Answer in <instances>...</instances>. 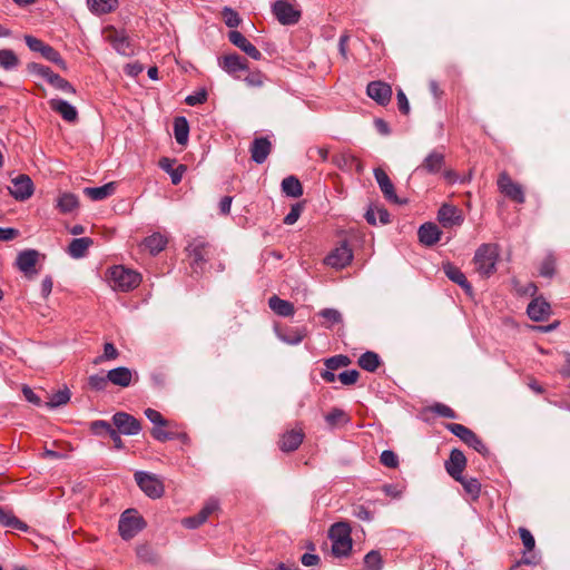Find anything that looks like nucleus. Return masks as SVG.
<instances>
[{
    "label": "nucleus",
    "instance_id": "09e8293b",
    "mask_svg": "<svg viewBox=\"0 0 570 570\" xmlns=\"http://www.w3.org/2000/svg\"><path fill=\"white\" fill-rule=\"evenodd\" d=\"M333 163L342 170H352L354 163H356V157L350 153H342L333 157Z\"/></svg>",
    "mask_w": 570,
    "mask_h": 570
},
{
    "label": "nucleus",
    "instance_id": "a18cd8bd",
    "mask_svg": "<svg viewBox=\"0 0 570 570\" xmlns=\"http://www.w3.org/2000/svg\"><path fill=\"white\" fill-rule=\"evenodd\" d=\"M19 66V59L11 49H0V67L4 70H13Z\"/></svg>",
    "mask_w": 570,
    "mask_h": 570
},
{
    "label": "nucleus",
    "instance_id": "412c9836",
    "mask_svg": "<svg viewBox=\"0 0 570 570\" xmlns=\"http://www.w3.org/2000/svg\"><path fill=\"white\" fill-rule=\"evenodd\" d=\"M228 40L254 60H261L262 52L239 31L232 30Z\"/></svg>",
    "mask_w": 570,
    "mask_h": 570
},
{
    "label": "nucleus",
    "instance_id": "37998d69",
    "mask_svg": "<svg viewBox=\"0 0 570 570\" xmlns=\"http://www.w3.org/2000/svg\"><path fill=\"white\" fill-rule=\"evenodd\" d=\"M79 205L78 198L71 193H65L59 196L57 207L62 214H68L75 210Z\"/></svg>",
    "mask_w": 570,
    "mask_h": 570
},
{
    "label": "nucleus",
    "instance_id": "e2e57ef3",
    "mask_svg": "<svg viewBox=\"0 0 570 570\" xmlns=\"http://www.w3.org/2000/svg\"><path fill=\"white\" fill-rule=\"evenodd\" d=\"M330 150L326 147H311L307 150V157L312 160H321L323 163L328 160Z\"/></svg>",
    "mask_w": 570,
    "mask_h": 570
},
{
    "label": "nucleus",
    "instance_id": "69168bd1",
    "mask_svg": "<svg viewBox=\"0 0 570 570\" xmlns=\"http://www.w3.org/2000/svg\"><path fill=\"white\" fill-rule=\"evenodd\" d=\"M207 91L205 88H202L197 91H195L194 94L191 95H188L186 98H185V102L188 105V106H197V105H202L204 104L206 100H207Z\"/></svg>",
    "mask_w": 570,
    "mask_h": 570
},
{
    "label": "nucleus",
    "instance_id": "0e129e2a",
    "mask_svg": "<svg viewBox=\"0 0 570 570\" xmlns=\"http://www.w3.org/2000/svg\"><path fill=\"white\" fill-rule=\"evenodd\" d=\"M431 411L434 414L442 416V417H446V419H456L458 417L454 410H452L450 406H448L446 404H443V403H435L434 405L431 406Z\"/></svg>",
    "mask_w": 570,
    "mask_h": 570
},
{
    "label": "nucleus",
    "instance_id": "ddd939ff",
    "mask_svg": "<svg viewBox=\"0 0 570 570\" xmlns=\"http://www.w3.org/2000/svg\"><path fill=\"white\" fill-rule=\"evenodd\" d=\"M353 259L352 249L348 247L346 243H343L341 246L334 248L326 257L325 264L336 268L342 269L346 267Z\"/></svg>",
    "mask_w": 570,
    "mask_h": 570
},
{
    "label": "nucleus",
    "instance_id": "f8f14e48",
    "mask_svg": "<svg viewBox=\"0 0 570 570\" xmlns=\"http://www.w3.org/2000/svg\"><path fill=\"white\" fill-rule=\"evenodd\" d=\"M273 13L282 24H294L298 22L301 12L286 0H277L273 4Z\"/></svg>",
    "mask_w": 570,
    "mask_h": 570
},
{
    "label": "nucleus",
    "instance_id": "13d9d810",
    "mask_svg": "<svg viewBox=\"0 0 570 570\" xmlns=\"http://www.w3.org/2000/svg\"><path fill=\"white\" fill-rule=\"evenodd\" d=\"M29 70L32 71L33 73L42 77L43 79H46L48 82L51 81V79L55 77L56 72H53L51 70V68L47 67V66H43V65H40V63H36V62H32L29 65Z\"/></svg>",
    "mask_w": 570,
    "mask_h": 570
},
{
    "label": "nucleus",
    "instance_id": "8fccbe9b",
    "mask_svg": "<svg viewBox=\"0 0 570 570\" xmlns=\"http://www.w3.org/2000/svg\"><path fill=\"white\" fill-rule=\"evenodd\" d=\"M43 58H46L48 61L57 65L62 70H67V63L62 59L61 55L51 46H47L41 53Z\"/></svg>",
    "mask_w": 570,
    "mask_h": 570
},
{
    "label": "nucleus",
    "instance_id": "3c124183",
    "mask_svg": "<svg viewBox=\"0 0 570 570\" xmlns=\"http://www.w3.org/2000/svg\"><path fill=\"white\" fill-rule=\"evenodd\" d=\"M324 364L328 370L336 371L341 367L348 366L351 364V358L346 355L340 354V355H335V356L326 358Z\"/></svg>",
    "mask_w": 570,
    "mask_h": 570
},
{
    "label": "nucleus",
    "instance_id": "c03bdc74",
    "mask_svg": "<svg viewBox=\"0 0 570 570\" xmlns=\"http://www.w3.org/2000/svg\"><path fill=\"white\" fill-rule=\"evenodd\" d=\"M377 218L381 224L385 225L390 223V213L384 207L380 208H368L365 213V219L370 225L375 226Z\"/></svg>",
    "mask_w": 570,
    "mask_h": 570
},
{
    "label": "nucleus",
    "instance_id": "49530a36",
    "mask_svg": "<svg viewBox=\"0 0 570 570\" xmlns=\"http://www.w3.org/2000/svg\"><path fill=\"white\" fill-rule=\"evenodd\" d=\"M383 558L380 551L371 550L364 557V569L365 570H382Z\"/></svg>",
    "mask_w": 570,
    "mask_h": 570
},
{
    "label": "nucleus",
    "instance_id": "c756f323",
    "mask_svg": "<svg viewBox=\"0 0 570 570\" xmlns=\"http://www.w3.org/2000/svg\"><path fill=\"white\" fill-rule=\"evenodd\" d=\"M174 164H175V159H171V158H168V157H163V158L159 159V167L164 171L169 174L170 179H171V184L173 185H178L181 181L183 176H184V174L187 170V166L180 164L176 168H174Z\"/></svg>",
    "mask_w": 570,
    "mask_h": 570
},
{
    "label": "nucleus",
    "instance_id": "79ce46f5",
    "mask_svg": "<svg viewBox=\"0 0 570 570\" xmlns=\"http://www.w3.org/2000/svg\"><path fill=\"white\" fill-rule=\"evenodd\" d=\"M350 416L345 411L338 407H334L325 415V421L331 429L338 425H345L350 422Z\"/></svg>",
    "mask_w": 570,
    "mask_h": 570
},
{
    "label": "nucleus",
    "instance_id": "58836bf2",
    "mask_svg": "<svg viewBox=\"0 0 570 570\" xmlns=\"http://www.w3.org/2000/svg\"><path fill=\"white\" fill-rule=\"evenodd\" d=\"M282 191L286 196L297 198L303 195V186L295 176H288L282 181Z\"/></svg>",
    "mask_w": 570,
    "mask_h": 570
},
{
    "label": "nucleus",
    "instance_id": "1a4fd4ad",
    "mask_svg": "<svg viewBox=\"0 0 570 570\" xmlns=\"http://www.w3.org/2000/svg\"><path fill=\"white\" fill-rule=\"evenodd\" d=\"M107 40L119 55L130 57L135 53V45L125 30L111 27L108 30Z\"/></svg>",
    "mask_w": 570,
    "mask_h": 570
},
{
    "label": "nucleus",
    "instance_id": "b1692460",
    "mask_svg": "<svg viewBox=\"0 0 570 570\" xmlns=\"http://www.w3.org/2000/svg\"><path fill=\"white\" fill-rule=\"evenodd\" d=\"M272 151V144L267 137H258L249 147L250 158L256 164H263Z\"/></svg>",
    "mask_w": 570,
    "mask_h": 570
},
{
    "label": "nucleus",
    "instance_id": "72a5a7b5",
    "mask_svg": "<svg viewBox=\"0 0 570 570\" xmlns=\"http://www.w3.org/2000/svg\"><path fill=\"white\" fill-rule=\"evenodd\" d=\"M167 242L168 240L164 235L160 233H154L142 240V246L151 255H157L165 249Z\"/></svg>",
    "mask_w": 570,
    "mask_h": 570
},
{
    "label": "nucleus",
    "instance_id": "338daca9",
    "mask_svg": "<svg viewBox=\"0 0 570 570\" xmlns=\"http://www.w3.org/2000/svg\"><path fill=\"white\" fill-rule=\"evenodd\" d=\"M108 382H109V379H107V375L104 376V375L95 374V375H90L88 379L89 387L95 391L105 390Z\"/></svg>",
    "mask_w": 570,
    "mask_h": 570
},
{
    "label": "nucleus",
    "instance_id": "20e7f679",
    "mask_svg": "<svg viewBox=\"0 0 570 570\" xmlns=\"http://www.w3.org/2000/svg\"><path fill=\"white\" fill-rule=\"evenodd\" d=\"M108 279L111 287L120 292H130L141 283V275L122 265H116L109 268Z\"/></svg>",
    "mask_w": 570,
    "mask_h": 570
},
{
    "label": "nucleus",
    "instance_id": "a878e982",
    "mask_svg": "<svg viewBox=\"0 0 570 570\" xmlns=\"http://www.w3.org/2000/svg\"><path fill=\"white\" fill-rule=\"evenodd\" d=\"M444 155L439 151L430 153L423 160V163L416 167V173L438 174L444 166Z\"/></svg>",
    "mask_w": 570,
    "mask_h": 570
},
{
    "label": "nucleus",
    "instance_id": "4be33fe9",
    "mask_svg": "<svg viewBox=\"0 0 570 570\" xmlns=\"http://www.w3.org/2000/svg\"><path fill=\"white\" fill-rule=\"evenodd\" d=\"M48 104L50 109L60 115L65 121L73 124L78 120V110L68 101L60 98H52L48 101Z\"/></svg>",
    "mask_w": 570,
    "mask_h": 570
},
{
    "label": "nucleus",
    "instance_id": "a19ab883",
    "mask_svg": "<svg viewBox=\"0 0 570 570\" xmlns=\"http://www.w3.org/2000/svg\"><path fill=\"white\" fill-rule=\"evenodd\" d=\"M460 482L465 491V493L470 497L472 501H476L481 494V483L476 478H466L461 476Z\"/></svg>",
    "mask_w": 570,
    "mask_h": 570
},
{
    "label": "nucleus",
    "instance_id": "f3484780",
    "mask_svg": "<svg viewBox=\"0 0 570 570\" xmlns=\"http://www.w3.org/2000/svg\"><path fill=\"white\" fill-rule=\"evenodd\" d=\"M218 66L228 75H232L236 78H238V76L236 75L238 71L248 70L247 60L237 53H228L223 57H219Z\"/></svg>",
    "mask_w": 570,
    "mask_h": 570
},
{
    "label": "nucleus",
    "instance_id": "c9c22d12",
    "mask_svg": "<svg viewBox=\"0 0 570 570\" xmlns=\"http://www.w3.org/2000/svg\"><path fill=\"white\" fill-rule=\"evenodd\" d=\"M0 524L20 531H28L29 529L27 523L19 520L11 511L2 507H0Z\"/></svg>",
    "mask_w": 570,
    "mask_h": 570
},
{
    "label": "nucleus",
    "instance_id": "aec40b11",
    "mask_svg": "<svg viewBox=\"0 0 570 570\" xmlns=\"http://www.w3.org/2000/svg\"><path fill=\"white\" fill-rule=\"evenodd\" d=\"M305 438V433L303 429H292L284 432L279 439L278 445L281 451L285 453L296 451L299 445L303 443Z\"/></svg>",
    "mask_w": 570,
    "mask_h": 570
},
{
    "label": "nucleus",
    "instance_id": "f03ea898",
    "mask_svg": "<svg viewBox=\"0 0 570 570\" xmlns=\"http://www.w3.org/2000/svg\"><path fill=\"white\" fill-rule=\"evenodd\" d=\"M186 252L193 272L199 274L204 272L206 263L214 257L216 248L204 238L197 237L188 244Z\"/></svg>",
    "mask_w": 570,
    "mask_h": 570
},
{
    "label": "nucleus",
    "instance_id": "cd10ccee",
    "mask_svg": "<svg viewBox=\"0 0 570 570\" xmlns=\"http://www.w3.org/2000/svg\"><path fill=\"white\" fill-rule=\"evenodd\" d=\"M519 534H520V539L524 546L523 557L515 566L511 567V570H514L521 563H524V564H535L537 563L535 560H533V558L527 557V553L532 552L535 547V540H534L532 533L527 528L521 527V528H519Z\"/></svg>",
    "mask_w": 570,
    "mask_h": 570
},
{
    "label": "nucleus",
    "instance_id": "f257e3e1",
    "mask_svg": "<svg viewBox=\"0 0 570 570\" xmlns=\"http://www.w3.org/2000/svg\"><path fill=\"white\" fill-rule=\"evenodd\" d=\"M352 528L348 522L340 521L331 525L328 538L332 541V553L335 557H347L352 550Z\"/></svg>",
    "mask_w": 570,
    "mask_h": 570
},
{
    "label": "nucleus",
    "instance_id": "423d86ee",
    "mask_svg": "<svg viewBox=\"0 0 570 570\" xmlns=\"http://www.w3.org/2000/svg\"><path fill=\"white\" fill-rule=\"evenodd\" d=\"M146 525L141 515L134 509H128L120 515L118 530L124 540H130L138 534Z\"/></svg>",
    "mask_w": 570,
    "mask_h": 570
},
{
    "label": "nucleus",
    "instance_id": "5fc2aeb1",
    "mask_svg": "<svg viewBox=\"0 0 570 570\" xmlns=\"http://www.w3.org/2000/svg\"><path fill=\"white\" fill-rule=\"evenodd\" d=\"M49 83L63 92L72 95L76 94V88L67 79L62 78L58 73L55 75Z\"/></svg>",
    "mask_w": 570,
    "mask_h": 570
},
{
    "label": "nucleus",
    "instance_id": "4d7b16f0",
    "mask_svg": "<svg viewBox=\"0 0 570 570\" xmlns=\"http://www.w3.org/2000/svg\"><path fill=\"white\" fill-rule=\"evenodd\" d=\"M218 501L215 499H209L202 508V510L197 513L199 515L200 522L205 523L207 519L218 510Z\"/></svg>",
    "mask_w": 570,
    "mask_h": 570
},
{
    "label": "nucleus",
    "instance_id": "0eeeda50",
    "mask_svg": "<svg viewBox=\"0 0 570 570\" xmlns=\"http://www.w3.org/2000/svg\"><path fill=\"white\" fill-rule=\"evenodd\" d=\"M135 481L140 490L151 499H159L164 494V484L157 475L144 471L135 473Z\"/></svg>",
    "mask_w": 570,
    "mask_h": 570
},
{
    "label": "nucleus",
    "instance_id": "393cba45",
    "mask_svg": "<svg viewBox=\"0 0 570 570\" xmlns=\"http://www.w3.org/2000/svg\"><path fill=\"white\" fill-rule=\"evenodd\" d=\"M527 314L534 322H543L550 316L551 306L547 301L538 297L529 303Z\"/></svg>",
    "mask_w": 570,
    "mask_h": 570
},
{
    "label": "nucleus",
    "instance_id": "603ef678",
    "mask_svg": "<svg viewBox=\"0 0 570 570\" xmlns=\"http://www.w3.org/2000/svg\"><path fill=\"white\" fill-rule=\"evenodd\" d=\"M556 272V258L553 255H548L540 264L539 273L543 277H552Z\"/></svg>",
    "mask_w": 570,
    "mask_h": 570
},
{
    "label": "nucleus",
    "instance_id": "2f4dec72",
    "mask_svg": "<svg viewBox=\"0 0 570 570\" xmlns=\"http://www.w3.org/2000/svg\"><path fill=\"white\" fill-rule=\"evenodd\" d=\"M268 306L278 316L288 317L295 313L294 305L288 301L279 298L277 295L269 297Z\"/></svg>",
    "mask_w": 570,
    "mask_h": 570
},
{
    "label": "nucleus",
    "instance_id": "4468645a",
    "mask_svg": "<svg viewBox=\"0 0 570 570\" xmlns=\"http://www.w3.org/2000/svg\"><path fill=\"white\" fill-rule=\"evenodd\" d=\"M12 187H9L10 195L20 202L30 198L33 194V183L28 175L20 174L18 177L12 179Z\"/></svg>",
    "mask_w": 570,
    "mask_h": 570
},
{
    "label": "nucleus",
    "instance_id": "de8ad7c7",
    "mask_svg": "<svg viewBox=\"0 0 570 570\" xmlns=\"http://www.w3.org/2000/svg\"><path fill=\"white\" fill-rule=\"evenodd\" d=\"M70 400V392L68 389L59 390L53 393L48 402H46V406L48 409H56L58 406L65 405Z\"/></svg>",
    "mask_w": 570,
    "mask_h": 570
},
{
    "label": "nucleus",
    "instance_id": "a211bd4d",
    "mask_svg": "<svg viewBox=\"0 0 570 570\" xmlns=\"http://www.w3.org/2000/svg\"><path fill=\"white\" fill-rule=\"evenodd\" d=\"M438 220L444 228L460 226L463 223L461 210L450 204H443L438 212Z\"/></svg>",
    "mask_w": 570,
    "mask_h": 570
},
{
    "label": "nucleus",
    "instance_id": "f704fd0d",
    "mask_svg": "<svg viewBox=\"0 0 570 570\" xmlns=\"http://www.w3.org/2000/svg\"><path fill=\"white\" fill-rule=\"evenodd\" d=\"M116 190V183L111 181L99 187H86L83 194L91 200H102L111 196Z\"/></svg>",
    "mask_w": 570,
    "mask_h": 570
},
{
    "label": "nucleus",
    "instance_id": "6e6552de",
    "mask_svg": "<svg viewBox=\"0 0 570 570\" xmlns=\"http://www.w3.org/2000/svg\"><path fill=\"white\" fill-rule=\"evenodd\" d=\"M499 191L517 204L525 202V195L522 186L512 180L507 171H502L497 180Z\"/></svg>",
    "mask_w": 570,
    "mask_h": 570
},
{
    "label": "nucleus",
    "instance_id": "dca6fc26",
    "mask_svg": "<svg viewBox=\"0 0 570 570\" xmlns=\"http://www.w3.org/2000/svg\"><path fill=\"white\" fill-rule=\"evenodd\" d=\"M38 257L39 253L36 249H24L18 254L16 265L27 277H32L38 273L36 269Z\"/></svg>",
    "mask_w": 570,
    "mask_h": 570
},
{
    "label": "nucleus",
    "instance_id": "9d476101",
    "mask_svg": "<svg viewBox=\"0 0 570 570\" xmlns=\"http://www.w3.org/2000/svg\"><path fill=\"white\" fill-rule=\"evenodd\" d=\"M112 424L124 435H136L141 431V423L127 412H116L111 417Z\"/></svg>",
    "mask_w": 570,
    "mask_h": 570
},
{
    "label": "nucleus",
    "instance_id": "680f3d73",
    "mask_svg": "<svg viewBox=\"0 0 570 570\" xmlns=\"http://www.w3.org/2000/svg\"><path fill=\"white\" fill-rule=\"evenodd\" d=\"M118 355H119L118 350L115 347V345L112 343H105L104 354L98 356L95 360V363L99 364L104 361L116 360L118 357Z\"/></svg>",
    "mask_w": 570,
    "mask_h": 570
},
{
    "label": "nucleus",
    "instance_id": "6ab92c4d",
    "mask_svg": "<svg viewBox=\"0 0 570 570\" xmlns=\"http://www.w3.org/2000/svg\"><path fill=\"white\" fill-rule=\"evenodd\" d=\"M445 470L454 480H460L462 472L466 466V458L459 449H453L450 452L449 460L445 461Z\"/></svg>",
    "mask_w": 570,
    "mask_h": 570
},
{
    "label": "nucleus",
    "instance_id": "bf43d9fd",
    "mask_svg": "<svg viewBox=\"0 0 570 570\" xmlns=\"http://www.w3.org/2000/svg\"><path fill=\"white\" fill-rule=\"evenodd\" d=\"M114 424L105 420H96L90 423V431L96 435L109 434Z\"/></svg>",
    "mask_w": 570,
    "mask_h": 570
},
{
    "label": "nucleus",
    "instance_id": "9b49d317",
    "mask_svg": "<svg viewBox=\"0 0 570 570\" xmlns=\"http://www.w3.org/2000/svg\"><path fill=\"white\" fill-rule=\"evenodd\" d=\"M374 178L384 196V198L392 204L401 205L405 204V200H402L395 193V187L392 180L390 179L386 171L380 167L374 169Z\"/></svg>",
    "mask_w": 570,
    "mask_h": 570
},
{
    "label": "nucleus",
    "instance_id": "052dcab7",
    "mask_svg": "<svg viewBox=\"0 0 570 570\" xmlns=\"http://www.w3.org/2000/svg\"><path fill=\"white\" fill-rule=\"evenodd\" d=\"M164 426H154L151 430V436L159 441V442H166L169 440H176V432L173 431H166L163 429Z\"/></svg>",
    "mask_w": 570,
    "mask_h": 570
},
{
    "label": "nucleus",
    "instance_id": "7c9ffc66",
    "mask_svg": "<svg viewBox=\"0 0 570 570\" xmlns=\"http://www.w3.org/2000/svg\"><path fill=\"white\" fill-rule=\"evenodd\" d=\"M107 379L115 385L127 387L131 384L132 372L126 366H119L107 373Z\"/></svg>",
    "mask_w": 570,
    "mask_h": 570
},
{
    "label": "nucleus",
    "instance_id": "7ed1b4c3",
    "mask_svg": "<svg viewBox=\"0 0 570 570\" xmlns=\"http://www.w3.org/2000/svg\"><path fill=\"white\" fill-rule=\"evenodd\" d=\"M499 248L495 244H482L475 250L473 263L482 277H490L497 271Z\"/></svg>",
    "mask_w": 570,
    "mask_h": 570
},
{
    "label": "nucleus",
    "instance_id": "e433bc0d",
    "mask_svg": "<svg viewBox=\"0 0 570 570\" xmlns=\"http://www.w3.org/2000/svg\"><path fill=\"white\" fill-rule=\"evenodd\" d=\"M357 364L362 370L374 373L381 365V358L377 353L366 351L358 357Z\"/></svg>",
    "mask_w": 570,
    "mask_h": 570
},
{
    "label": "nucleus",
    "instance_id": "bb28decb",
    "mask_svg": "<svg viewBox=\"0 0 570 570\" xmlns=\"http://www.w3.org/2000/svg\"><path fill=\"white\" fill-rule=\"evenodd\" d=\"M277 337L286 344L298 345L306 336L307 328L302 327H285L276 330Z\"/></svg>",
    "mask_w": 570,
    "mask_h": 570
},
{
    "label": "nucleus",
    "instance_id": "6e6d98bb",
    "mask_svg": "<svg viewBox=\"0 0 570 570\" xmlns=\"http://www.w3.org/2000/svg\"><path fill=\"white\" fill-rule=\"evenodd\" d=\"M146 417L155 425V426H169L170 422L166 420L163 414L154 409H146L145 410Z\"/></svg>",
    "mask_w": 570,
    "mask_h": 570
},
{
    "label": "nucleus",
    "instance_id": "473e14b6",
    "mask_svg": "<svg viewBox=\"0 0 570 570\" xmlns=\"http://www.w3.org/2000/svg\"><path fill=\"white\" fill-rule=\"evenodd\" d=\"M92 244L94 240L90 237L73 238L67 252L72 258H82Z\"/></svg>",
    "mask_w": 570,
    "mask_h": 570
},
{
    "label": "nucleus",
    "instance_id": "774afa93",
    "mask_svg": "<svg viewBox=\"0 0 570 570\" xmlns=\"http://www.w3.org/2000/svg\"><path fill=\"white\" fill-rule=\"evenodd\" d=\"M380 462L386 468H396L399 465L397 455L391 450H384L381 453Z\"/></svg>",
    "mask_w": 570,
    "mask_h": 570
},
{
    "label": "nucleus",
    "instance_id": "ea45409f",
    "mask_svg": "<svg viewBox=\"0 0 570 570\" xmlns=\"http://www.w3.org/2000/svg\"><path fill=\"white\" fill-rule=\"evenodd\" d=\"M174 135L177 144L186 145L189 135V125L185 117H176L174 120Z\"/></svg>",
    "mask_w": 570,
    "mask_h": 570
},
{
    "label": "nucleus",
    "instance_id": "864d4df0",
    "mask_svg": "<svg viewBox=\"0 0 570 570\" xmlns=\"http://www.w3.org/2000/svg\"><path fill=\"white\" fill-rule=\"evenodd\" d=\"M224 22L229 28H236L240 24L242 19L239 14L232 8L225 7L222 11Z\"/></svg>",
    "mask_w": 570,
    "mask_h": 570
},
{
    "label": "nucleus",
    "instance_id": "5701e85b",
    "mask_svg": "<svg viewBox=\"0 0 570 570\" xmlns=\"http://www.w3.org/2000/svg\"><path fill=\"white\" fill-rule=\"evenodd\" d=\"M443 272L446 277L453 283L458 284L469 296L473 295V287L470 282L466 279L464 273L454 264L445 263L443 264Z\"/></svg>",
    "mask_w": 570,
    "mask_h": 570
},
{
    "label": "nucleus",
    "instance_id": "39448f33",
    "mask_svg": "<svg viewBox=\"0 0 570 570\" xmlns=\"http://www.w3.org/2000/svg\"><path fill=\"white\" fill-rule=\"evenodd\" d=\"M446 430H449L452 434L459 438L462 442H464L468 446L475 450L482 456L488 458L490 455V451L488 446L483 443L480 436L476 435L471 429L466 428L460 423H446Z\"/></svg>",
    "mask_w": 570,
    "mask_h": 570
},
{
    "label": "nucleus",
    "instance_id": "2eb2a0df",
    "mask_svg": "<svg viewBox=\"0 0 570 570\" xmlns=\"http://www.w3.org/2000/svg\"><path fill=\"white\" fill-rule=\"evenodd\" d=\"M366 94L380 106H386L392 98V87L381 80L371 81L366 87Z\"/></svg>",
    "mask_w": 570,
    "mask_h": 570
},
{
    "label": "nucleus",
    "instance_id": "4c0bfd02",
    "mask_svg": "<svg viewBox=\"0 0 570 570\" xmlns=\"http://www.w3.org/2000/svg\"><path fill=\"white\" fill-rule=\"evenodd\" d=\"M91 12L96 14H107L115 11L118 7V0H87Z\"/></svg>",
    "mask_w": 570,
    "mask_h": 570
},
{
    "label": "nucleus",
    "instance_id": "c85d7f7f",
    "mask_svg": "<svg viewBox=\"0 0 570 570\" xmlns=\"http://www.w3.org/2000/svg\"><path fill=\"white\" fill-rule=\"evenodd\" d=\"M442 232L434 223H425L417 230L419 240L426 246H433L440 240Z\"/></svg>",
    "mask_w": 570,
    "mask_h": 570
}]
</instances>
